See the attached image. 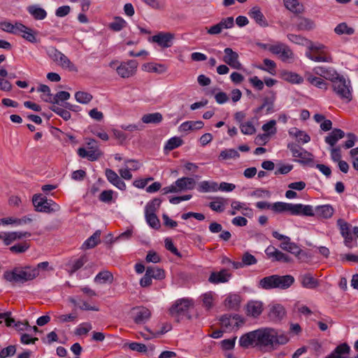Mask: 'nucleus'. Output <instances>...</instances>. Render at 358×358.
Instances as JSON below:
<instances>
[{"mask_svg":"<svg viewBox=\"0 0 358 358\" xmlns=\"http://www.w3.org/2000/svg\"><path fill=\"white\" fill-rule=\"evenodd\" d=\"M241 301V296L237 294H229L225 299L224 306L230 310H237Z\"/></svg>","mask_w":358,"mask_h":358,"instance_id":"nucleus-26","label":"nucleus"},{"mask_svg":"<svg viewBox=\"0 0 358 358\" xmlns=\"http://www.w3.org/2000/svg\"><path fill=\"white\" fill-rule=\"evenodd\" d=\"M114 278L111 272L107 270L99 272L94 278V281L96 283L104 284L112 283Z\"/></svg>","mask_w":358,"mask_h":358,"instance_id":"nucleus-35","label":"nucleus"},{"mask_svg":"<svg viewBox=\"0 0 358 358\" xmlns=\"http://www.w3.org/2000/svg\"><path fill=\"white\" fill-rule=\"evenodd\" d=\"M204 124L202 121H186L180 124L179 131L180 132H187L189 131L198 130L203 128Z\"/></svg>","mask_w":358,"mask_h":358,"instance_id":"nucleus-30","label":"nucleus"},{"mask_svg":"<svg viewBox=\"0 0 358 358\" xmlns=\"http://www.w3.org/2000/svg\"><path fill=\"white\" fill-rule=\"evenodd\" d=\"M276 287L278 289H286L291 287L294 282V278L292 275H275Z\"/></svg>","mask_w":358,"mask_h":358,"instance_id":"nucleus-24","label":"nucleus"},{"mask_svg":"<svg viewBox=\"0 0 358 358\" xmlns=\"http://www.w3.org/2000/svg\"><path fill=\"white\" fill-rule=\"evenodd\" d=\"M315 212L317 217L329 219L334 215V209L331 205L326 204L316 206Z\"/></svg>","mask_w":358,"mask_h":358,"instance_id":"nucleus-28","label":"nucleus"},{"mask_svg":"<svg viewBox=\"0 0 358 358\" xmlns=\"http://www.w3.org/2000/svg\"><path fill=\"white\" fill-rule=\"evenodd\" d=\"M315 215V212L313 206L301 203L294 204V215L314 216Z\"/></svg>","mask_w":358,"mask_h":358,"instance_id":"nucleus-27","label":"nucleus"},{"mask_svg":"<svg viewBox=\"0 0 358 358\" xmlns=\"http://www.w3.org/2000/svg\"><path fill=\"white\" fill-rule=\"evenodd\" d=\"M145 220L149 226L153 229H158L160 227V222L156 214L145 215Z\"/></svg>","mask_w":358,"mask_h":358,"instance_id":"nucleus-59","label":"nucleus"},{"mask_svg":"<svg viewBox=\"0 0 358 358\" xmlns=\"http://www.w3.org/2000/svg\"><path fill=\"white\" fill-rule=\"evenodd\" d=\"M105 175L107 180L120 190L126 189L125 182L118 176V175L112 169H106Z\"/></svg>","mask_w":358,"mask_h":358,"instance_id":"nucleus-18","label":"nucleus"},{"mask_svg":"<svg viewBox=\"0 0 358 358\" xmlns=\"http://www.w3.org/2000/svg\"><path fill=\"white\" fill-rule=\"evenodd\" d=\"M234 25L233 17H227L209 28H207V33L210 35H217L222 32L224 29H230Z\"/></svg>","mask_w":358,"mask_h":358,"instance_id":"nucleus-12","label":"nucleus"},{"mask_svg":"<svg viewBox=\"0 0 358 358\" xmlns=\"http://www.w3.org/2000/svg\"><path fill=\"white\" fill-rule=\"evenodd\" d=\"M23 24L20 22H16L15 24H11L9 22H0V29L6 32L15 34H18V31H22Z\"/></svg>","mask_w":358,"mask_h":358,"instance_id":"nucleus-33","label":"nucleus"},{"mask_svg":"<svg viewBox=\"0 0 358 358\" xmlns=\"http://www.w3.org/2000/svg\"><path fill=\"white\" fill-rule=\"evenodd\" d=\"M289 134L296 138L299 143H307L310 141V137L305 131L297 128H292L289 131Z\"/></svg>","mask_w":358,"mask_h":358,"instance_id":"nucleus-34","label":"nucleus"},{"mask_svg":"<svg viewBox=\"0 0 358 358\" xmlns=\"http://www.w3.org/2000/svg\"><path fill=\"white\" fill-rule=\"evenodd\" d=\"M31 234L29 232H22V231H14L10 232L5 234L4 242L6 245H8L17 239H21L24 237L30 236Z\"/></svg>","mask_w":358,"mask_h":358,"instance_id":"nucleus-37","label":"nucleus"},{"mask_svg":"<svg viewBox=\"0 0 358 358\" xmlns=\"http://www.w3.org/2000/svg\"><path fill=\"white\" fill-rule=\"evenodd\" d=\"M231 277V274L227 269H222L220 271H213L210 273L208 281L212 284H220L227 282Z\"/></svg>","mask_w":358,"mask_h":358,"instance_id":"nucleus-14","label":"nucleus"},{"mask_svg":"<svg viewBox=\"0 0 358 358\" xmlns=\"http://www.w3.org/2000/svg\"><path fill=\"white\" fill-rule=\"evenodd\" d=\"M138 63L136 60H129L127 62H122L117 67L116 71L117 74L123 78H129L136 73Z\"/></svg>","mask_w":358,"mask_h":358,"instance_id":"nucleus-10","label":"nucleus"},{"mask_svg":"<svg viewBox=\"0 0 358 358\" xmlns=\"http://www.w3.org/2000/svg\"><path fill=\"white\" fill-rule=\"evenodd\" d=\"M198 190L200 192H217L218 190V185L215 182L204 180L199 183Z\"/></svg>","mask_w":358,"mask_h":358,"instance_id":"nucleus-42","label":"nucleus"},{"mask_svg":"<svg viewBox=\"0 0 358 358\" xmlns=\"http://www.w3.org/2000/svg\"><path fill=\"white\" fill-rule=\"evenodd\" d=\"M333 90L335 93L342 99H346L350 101L352 99L350 86L347 84L345 79L343 76H338V78L332 82Z\"/></svg>","mask_w":358,"mask_h":358,"instance_id":"nucleus-7","label":"nucleus"},{"mask_svg":"<svg viewBox=\"0 0 358 358\" xmlns=\"http://www.w3.org/2000/svg\"><path fill=\"white\" fill-rule=\"evenodd\" d=\"M249 15L260 25L264 24V16L258 7H253L249 12Z\"/></svg>","mask_w":358,"mask_h":358,"instance_id":"nucleus-50","label":"nucleus"},{"mask_svg":"<svg viewBox=\"0 0 358 358\" xmlns=\"http://www.w3.org/2000/svg\"><path fill=\"white\" fill-rule=\"evenodd\" d=\"M215 294L213 292H206L201 296L202 306L206 310L211 309L214 306Z\"/></svg>","mask_w":358,"mask_h":358,"instance_id":"nucleus-40","label":"nucleus"},{"mask_svg":"<svg viewBox=\"0 0 358 358\" xmlns=\"http://www.w3.org/2000/svg\"><path fill=\"white\" fill-rule=\"evenodd\" d=\"M313 72L326 80L334 82V80L338 78L339 75L337 72L331 67L325 66H315L313 69Z\"/></svg>","mask_w":358,"mask_h":358,"instance_id":"nucleus-15","label":"nucleus"},{"mask_svg":"<svg viewBox=\"0 0 358 358\" xmlns=\"http://www.w3.org/2000/svg\"><path fill=\"white\" fill-rule=\"evenodd\" d=\"M29 248V245L27 242L15 244L10 248L13 253L20 254L25 252Z\"/></svg>","mask_w":358,"mask_h":358,"instance_id":"nucleus-64","label":"nucleus"},{"mask_svg":"<svg viewBox=\"0 0 358 358\" xmlns=\"http://www.w3.org/2000/svg\"><path fill=\"white\" fill-rule=\"evenodd\" d=\"M174 38V34L171 32L161 31L157 34L152 36L150 41L157 43L160 47L163 48H168L173 45Z\"/></svg>","mask_w":358,"mask_h":358,"instance_id":"nucleus-9","label":"nucleus"},{"mask_svg":"<svg viewBox=\"0 0 358 358\" xmlns=\"http://www.w3.org/2000/svg\"><path fill=\"white\" fill-rule=\"evenodd\" d=\"M37 91L43 93L41 99L44 101L48 103H50L52 101V94L50 93V89L48 85L43 84L40 85Z\"/></svg>","mask_w":358,"mask_h":358,"instance_id":"nucleus-56","label":"nucleus"},{"mask_svg":"<svg viewBox=\"0 0 358 358\" xmlns=\"http://www.w3.org/2000/svg\"><path fill=\"white\" fill-rule=\"evenodd\" d=\"M306 56L308 59L317 62H331L332 60L330 56L322 55V54L316 55L310 51H307Z\"/></svg>","mask_w":358,"mask_h":358,"instance_id":"nucleus-52","label":"nucleus"},{"mask_svg":"<svg viewBox=\"0 0 358 358\" xmlns=\"http://www.w3.org/2000/svg\"><path fill=\"white\" fill-rule=\"evenodd\" d=\"M196 182L194 178L188 177H182L178 178L172 185L165 187L162 189L164 194L169 193H177L183 190L193 189L195 187Z\"/></svg>","mask_w":358,"mask_h":358,"instance_id":"nucleus-6","label":"nucleus"},{"mask_svg":"<svg viewBox=\"0 0 358 358\" xmlns=\"http://www.w3.org/2000/svg\"><path fill=\"white\" fill-rule=\"evenodd\" d=\"M163 120L160 113H148L143 115L141 120L145 124H158Z\"/></svg>","mask_w":358,"mask_h":358,"instance_id":"nucleus-39","label":"nucleus"},{"mask_svg":"<svg viewBox=\"0 0 358 358\" xmlns=\"http://www.w3.org/2000/svg\"><path fill=\"white\" fill-rule=\"evenodd\" d=\"M27 12L36 20H44L47 17V12L38 5L29 6Z\"/></svg>","mask_w":358,"mask_h":358,"instance_id":"nucleus-29","label":"nucleus"},{"mask_svg":"<svg viewBox=\"0 0 358 358\" xmlns=\"http://www.w3.org/2000/svg\"><path fill=\"white\" fill-rule=\"evenodd\" d=\"M263 62L266 67L259 66V69L267 71L273 76L275 75L276 64L275 63V62L269 59H264Z\"/></svg>","mask_w":358,"mask_h":358,"instance_id":"nucleus-58","label":"nucleus"},{"mask_svg":"<svg viewBox=\"0 0 358 358\" xmlns=\"http://www.w3.org/2000/svg\"><path fill=\"white\" fill-rule=\"evenodd\" d=\"M227 203V199L222 197H217L214 201H211L209 203V207L214 211L221 213L224 210V206Z\"/></svg>","mask_w":358,"mask_h":358,"instance_id":"nucleus-49","label":"nucleus"},{"mask_svg":"<svg viewBox=\"0 0 358 358\" xmlns=\"http://www.w3.org/2000/svg\"><path fill=\"white\" fill-rule=\"evenodd\" d=\"M54 62L57 63L61 67L68 69L70 71H77L76 66L70 61V59L62 52L54 49L50 55Z\"/></svg>","mask_w":358,"mask_h":358,"instance_id":"nucleus-8","label":"nucleus"},{"mask_svg":"<svg viewBox=\"0 0 358 358\" xmlns=\"http://www.w3.org/2000/svg\"><path fill=\"white\" fill-rule=\"evenodd\" d=\"M280 248L291 254L299 257L302 252V250L295 243L291 241V238L288 236L284 241H282L280 244Z\"/></svg>","mask_w":358,"mask_h":358,"instance_id":"nucleus-20","label":"nucleus"},{"mask_svg":"<svg viewBox=\"0 0 358 358\" xmlns=\"http://www.w3.org/2000/svg\"><path fill=\"white\" fill-rule=\"evenodd\" d=\"M307 81L312 85L320 89H327V83L321 78L313 76L310 73L306 75Z\"/></svg>","mask_w":358,"mask_h":358,"instance_id":"nucleus-41","label":"nucleus"},{"mask_svg":"<svg viewBox=\"0 0 358 358\" xmlns=\"http://www.w3.org/2000/svg\"><path fill=\"white\" fill-rule=\"evenodd\" d=\"M70 94L66 91H60L52 96L51 103L59 104V101H66L70 98Z\"/></svg>","mask_w":358,"mask_h":358,"instance_id":"nucleus-61","label":"nucleus"},{"mask_svg":"<svg viewBox=\"0 0 358 358\" xmlns=\"http://www.w3.org/2000/svg\"><path fill=\"white\" fill-rule=\"evenodd\" d=\"M127 25V22L120 17H115L114 20L108 25L110 29L114 31H120Z\"/></svg>","mask_w":358,"mask_h":358,"instance_id":"nucleus-47","label":"nucleus"},{"mask_svg":"<svg viewBox=\"0 0 358 358\" xmlns=\"http://www.w3.org/2000/svg\"><path fill=\"white\" fill-rule=\"evenodd\" d=\"M150 315V310L145 307H138L134 309V320L136 324L145 323Z\"/></svg>","mask_w":358,"mask_h":358,"instance_id":"nucleus-19","label":"nucleus"},{"mask_svg":"<svg viewBox=\"0 0 358 358\" xmlns=\"http://www.w3.org/2000/svg\"><path fill=\"white\" fill-rule=\"evenodd\" d=\"M37 276V270L32 268V266H15L12 270L6 271L3 275V279L13 285L24 284Z\"/></svg>","mask_w":358,"mask_h":358,"instance_id":"nucleus-2","label":"nucleus"},{"mask_svg":"<svg viewBox=\"0 0 358 358\" xmlns=\"http://www.w3.org/2000/svg\"><path fill=\"white\" fill-rule=\"evenodd\" d=\"M263 311V303L259 301H250L247 303V315L253 317H257Z\"/></svg>","mask_w":358,"mask_h":358,"instance_id":"nucleus-21","label":"nucleus"},{"mask_svg":"<svg viewBox=\"0 0 358 358\" xmlns=\"http://www.w3.org/2000/svg\"><path fill=\"white\" fill-rule=\"evenodd\" d=\"M33 204L38 212L52 213L58 212L60 206L52 199H48L42 194H35L32 199Z\"/></svg>","mask_w":358,"mask_h":358,"instance_id":"nucleus-4","label":"nucleus"},{"mask_svg":"<svg viewBox=\"0 0 358 358\" xmlns=\"http://www.w3.org/2000/svg\"><path fill=\"white\" fill-rule=\"evenodd\" d=\"M21 29L22 31H18V34L17 35H20L22 37H23L29 42L33 43L36 42L35 33L31 29L23 24V28Z\"/></svg>","mask_w":358,"mask_h":358,"instance_id":"nucleus-44","label":"nucleus"},{"mask_svg":"<svg viewBox=\"0 0 358 358\" xmlns=\"http://www.w3.org/2000/svg\"><path fill=\"white\" fill-rule=\"evenodd\" d=\"M87 262V257L85 256H83V257H80L79 259L70 263L69 264V274L72 275L73 273L76 272L78 270H79L80 268H82Z\"/></svg>","mask_w":358,"mask_h":358,"instance_id":"nucleus-48","label":"nucleus"},{"mask_svg":"<svg viewBox=\"0 0 358 358\" xmlns=\"http://www.w3.org/2000/svg\"><path fill=\"white\" fill-rule=\"evenodd\" d=\"M259 287L264 289H275L276 287V279L275 275H269L264 277L259 281Z\"/></svg>","mask_w":358,"mask_h":358,"instance_id":"nucleus-38","label":"nucleus"},{"mask_svg":"<svg viewBox=\"0 0 358 358\" xmlns=\"http://www.w3.org/2000/svg\"><path fill=\"white\" fill-rule=\"evenodd\" d=\"M265 253L268 258L271 259L273 262L289 263L292 260L289 255L283 253L273 245L268 246L265 250Z\"/></svg>","mask_w":358,"mask_h":358,"instance_id":"nucleus-11","label":"nucleus"},{"mask_svg":"<svg viewBox=\"0 0 358 358\" xmlns=\"http://www.w3.org/2000/svg\"><path fill=\"white\" fill-rule=\"evenodd\" d=\"M350 353V347L343 343L338 345L327 357L325 358H348Z\"/></svg>","mask_w":358,"mask_h":358,"instance_id":"nucleus-17","label":"nucleus"},{"mask_svg":"<svg viewBox=\"0 0 358 358\" xmlns=\"http://www.w3.org/2000/svg\"><path fill=\"white\" fill-rule=\"evenodd\" d=\"M302 286L307 289H314L319 285L318 281L310 273H305L299 277Z\"/></svg>","mask_w":358,"mask_h":358,"instance_id":"nucleus-32","label":"nucleus"},{"mask_svg":"<svg viewBox=\"0 0 358 358\" xmlns=\"http://www.w3.org/2000/svg\"><path fill=\"white\" fill-rule=\"evenodd\" d=\"M241 259L243 266L254 265L257 262L256 257L248 252L243 253Z\"/></svg>","mask_w":358,"mask_h":358,"instance_id":"nucleus-62","label":"nucleus"},{"mask_svg":"<svg viewBox=\"0 0 358 358\" xmlns=\"http://www.w3.org/2000/svg\"><path fill=\"white\" fill-rule=\"evenodd\" d=\"M192 306L193 303L192 300L188 299H179L171 307L169 313L178 322H179L183 317H186L189 320L191 316L188 311L189 308Z\"/></svg>","mask_w":358,"mask_h":358,"instance_id":"nucleus-5","label":"nucleus"},{"mask_svg":"<svg viewBox=\"0 0 358 358\" xmlns=\"http://www.w3.org/2000/svg\"><path fill=\"white\" fill-rule=\"evenodd\" d=\"M101 231L96 230L90 237H89L83 244V248L90 249L94 248L100 242Z\"/></svg>","mask_w":358,"mask_h":358,"instance_id":"nucleus-36","label":"nucleus"},{"mask_svg":"<svg viewBox=\"0 0 358 358\" xmlns=\"http://www.w3.org/2000/svg\"><path fill=\"white\" fill-rule=\"evenodd\" d=\"M287 148L290 150L294 162L302 165L313 166L314 157L312 153L294 143H288Z\"/></svg>","mask_w":358,"mask_h":358,"instance_id":"nucleus-3","label":"nucleus"},{"mask_svg":"<svg viewBox=\"0 0 358 358\" xmlns=\"http://www.w3.org/2000/svg\"><path fill=\"white\" fill-rule=\"evenodd\" d=\"M241 132L245 135H252L256 132V129L251 121L240 124Z\"/></svg>","mask_w":358,"mask_h":358,"instance_id":"nucleus-57","label":"nucleus"},{"mask_svg":"<svg viewBox=\"0 0 358 358\" xmlns=\"http://www.w3.org/2000/svg\"><path fill=\"white\" fill-rule=\"evenodd\" d=\"M92 98H93L92 95L86 92L79 91L75 94L76 100L78 103H80L83 104H87V103H90L92 101Z\"/></svg>","mask_w":358,"mask_h":358,"instance_id":"nucleus-55","label":"nucleus"},{"mask_svg":"<svg viewBox=\"0 0 358 358\" xmlns=\"http://www.w3.org/2000/svg\"><path fill=\"white\" fill-rule=\"evenodd\" d=\"M280 78L292 84H301L303 82V78L299 74L286 70L280 72Z\"/></svg>","mask_w":358,"mask_h":358,"instance_id":"nucleus-22","label":"nucleus"},{"mask_svg":"<svg viewBox=\"0 0 358 358\" xmlns=\"http://www.w3.org/2000/svg\"><path fill=\"white\" fill-rule=\"evenodd\" d=\"M336 34L338 35L346 34L352 35L354 34L355 30L352 27H349L346 23L342 22L338 24L334 29Z\"/></svg>","mask_w":358,"mask_h":358,"instance_id":"nucleus-53","label":"nucleus"},{"mask_svg":"<svg viewBox=\"0 0 358 358\" xmlns=\"http://www.w3.org/2000/svg\"><path fill=\"white\" fill-rule=\"evenodd\" d=\"M78 155L82 158H87L90 161H96L101 155V152L96 148L94 150H87L83 148H80L78 150Z\"/></svg>","mask_w":358,"mask_h":358,"instance_id":"nucleus-25","label":"nucleus"},{"mask_svg":"<svg viewBox=\"0 0 358 358\" xmlns=\"http://www.w3.org/2000/svg\"><path fill=\"white\" fill-rule=\"evenodd\" d=\"M285 6L290 11L295 13H300L303 10V6L299 0H283Z\"/></svg>","mask_w":358,"mask_h":358,"instance_id":"nucleus-43","label":"nucleus"},{"mask_svg":"<svg viewBox=\"0 0 358 358\" xmlns=\"http://www.w3.org/2000/svg\"><path fill=\"white\" fill-rule=\"evenodd\" d=\"M147 271H150L152 278L156 280H162L165 278L164 271L157 266H148L146 268Z\"/></svg>","mask_w":358,"mask_h":358,"instance_id":"nucleus-54","label":"nucleus"},{"mask_svg":"<svg viewBox=\"0 0 358 358\" xmlns=\"http://www.w3.org/2000/svg\"><path fill=\"white\" fill-rule=\"evenodd\" d=\"M337 225L340 229V232L342 236H350L351 234L350 229V225L346 221L343 219H338L337 220Z\"/></svg>","mask_w":358,"mask_h":358,"instance_id":"nucleus-60","label":"nucleus"},{"mask_svg":"<svg viewBox=\"0 0 358 358\" xmlns=\"http://www.w3.org/2000/svg\"><path fill=\"white\" fill-rule=\"evenodd\" d=\"M225 55L223 61L229 65L231 68L241 70L243 69L242 64L238 61V55L230 48H226L224 50Z\"/></svg>","mask_w":358,"mask_h":358,"instance_id":"nucleus-13","label":"nucleus"},{"mask_svg":"<svg viewBox=\"0 0 358 358\" xmlns=\"http://www.w3.org/2000/svg\"><path fill=\"white\" fill-rule=\"evenodd\" d=\"M143 69L150 73H163L166 71V67L162 64L148 63L143 66Z\"/></svg>","mask_w":358,"mask_h":358,"instance_id":"nucleus-46","label":"nucleus"},{"mask_svg":"<svg viewBox=\"0 0 358 358\" xmlns=\"http://www.w3.org/2000/svg\"><path fill=\"white\" fill-rule=\"evenodd\" d=\"M345 136V133L340 129H334L325 137V142L330 146L333 147L336 145L338 140L343 138Z\"/></svg>","mask_w":358,"mask_h":358,"instance_id":"nucleus-31","label":"nucleus"},{"mask_svg":"<svg viewBox=\"0 0 358 358\" xmlns=\"http://www.w3.org/2000/svg\"><path fill=\"white\" fill-rule=\"evenodd\" d=\"M285 310L280 304H273L269 306L268 316L273 322H280L285 316Z\"/></svg>","mask_w":358,"mask_h":358,"instance_id":"nucleus-16","label":"nucleus"},{"mask_svg":"<svg viewBox=\"0 0 358 358\" xmlns=\"http://www.w3.org/2000/svg\"><path fill=\"white\" fill-rule=\"evenodd\" d=\"M289 341L288 335L272 328H260L243 335L239 339V345L243 348L250 346L273 348L285 345Z\"/></svg>","mask_w":358,"mask_h":358,"instance_id":"nucleus-1","label":"nucleus"},{"mask_svg":"<svg viewBox=\"0 0 358 358\" xmlns=\"http://www.w3.org/2000/svg\"><path fill=\"white\" fill-rule=\"evenodd\" d=\"M271 210L276 213L289 212L294 215V203H289L282 201L275 202L272 204Z\"/></svg>","mask_w":358,"mask_h":358,"instance_id":"nucleus-23","label":"nucleus"},{"mask_svg":"<svg viewBox=\"0 0 358 358\" xmlns=\"http://www.w3.org/2000/svg\"><path fill=\"white\" fill-rule=\"evenodd\" d=\"M240 157L239 152L235 149H225L221 151L218 159L220 161L236 159Z\"/></svg>","mask_w":358,"mask_h":358,"instance_id":"nucleus-45","label":"nucleus"},{"mask_svg":"<svg viewBox=\"0 0 358 358\" xmlns=\"http://www.w3.org/2000/svg\"><path fill=\"white\" fill-rule=\"evenodd\" d=\"M182 140L180 137L174 136L171 138L164 145V150L171 151L182 144Z\"/></svg>","mask_w":358,"mask_h":358,"instance_id":"nucleus-51","label":"nucleus"},{"mask_svg":"<svg viewBox=\"0 0 358 358\" xmlns=\"http://www.w3.org/2000/svg\"><path fill=\"white\" fill-rule=\"evenodd\" d=\"M50 110L62 117L64 120H69L71 117V113L67 110L59 106L53 105L50 107Z\"/></svg>","mask_w":358,"mask_h":358,"instance_id":"nucleus-63","label":"nucleus"}]
</instances>
